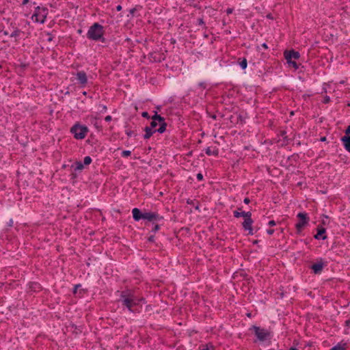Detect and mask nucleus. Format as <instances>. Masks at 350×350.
Masks as SVG:
<instances>
[{
    "instance_id": "obj_13",
    "label": "nucleus",
    "mask_w": 350,
    "mask_h": 350,
    "mask_svg": "<svg viewBox=\"0 0 350 350\" xmlns=\"http://www.w3.org/2000/svg\"><path fill=\"white\" fill-rule=\"evenodd\" d=\"M132 213H133V217L135 221H138L140 219H144L145 213H142L140 209H139L137 208H134L132 210Z\"/></svg>"
},
{
    "instance_id": "obj_44",
    "label": "nucleus",
    "mask_w": 350,
    "mask_h": 350,
    "mask_svg": "<svg viewBox=\"0 0 350 350\" xmlns=\"http://www.w3.org/2000/svg\"><path fill=\"white\" fill-rule=\"evenodd\" d=\"M148 240L149 242H152V243L154 242V235L150 236L148 237Z\"/></svg>"
},
{
    "instance_id": "obj_3",
    "label": "nucleus",
    "mask_w": 350,
    "mask_h": 350,
    "mask_svg": "<svg viewBox=\"0 0 350 350\" xmlns=\"http://www.w3.org/2000/svg\"><path fill=\"white\" fill-rule=\"evenodd\" d=\"M89 129L85 125L79 122L75 123L70 129V133L73 134L76 139H83L88 134Z\"/></svg>"
},
{
    "instance_id": "obj_19",
    "label": "nucleus",
    "mask_w": 350,
    "mask_h": 350,
    "mask_svg": "<svg viewBox=\"0 0 350 350\" xmlns=\"http://www.w3.org/2000/svg\"><path fill=\"white\" fill-rule=\"evenodd\" d=\"M200 350H215V347L212 343L202 344L199 347Z\"/></svg>"
},
{
    "instance_id": "obj_14",
    "label": "nucleus",
    "mask_w": 350,
    "mask_h": 350,
    "mask_svg": "<svg viewBox=\"0 0 350 350\" xmlns=\"http://www.w3.org/2000/svg\"><path fill=\"white\" fill-rule=\"evenodd\" d=\"M341 141L343 143L345 148L350 152V136H343L341 138Z\"/></svg>"
},
{
    "instance_id": "obj_58",
    "label": "nucleus",
    "mask_w": 350,
    "mask_h": 350,
    "mask_svg": "<svg viewBox=\"0 0 350 350\" xmlns=\"http://www.w3.org/2000/svg\"><path fill=\"white\" fill-rule=\"evenodd\" d=\"M289 350H298L296 347H291Z\"/></svg>"
},
{
    "instance_id": "obj_25",
    "label": "nucleus",
    "mask_w": 350,
    "mask_h": 350,
    "mask_svg": "<svg viewBox=\"0 0 350 350\" xmlns=\"http://www.w3.org/2000/svg\"><path fill=\"white\" fill-rule=\"evenodd\" d=\"M125 133L128 137H131L134 133L128 124L125 126Z\"/></svg>"
},
{
    "instance_id": "obj_9",
    "label": "nucleus",
    "mask_w": 350,
    "mask_h": 350,
    "mask_svg": "<svg viewBox=\"0 0 350 350\" xmlns=\"http://www.w3.org/2000/svg\"><path fill=\"white\" fill-rule=\"evenodd\" d=\"M254 223V221L252 218H247L245 219L243 222L242 223V226L244 230L248 231V234L253 235V228H252V224Z\"/></svg>"
},
{
    "instance_id": "obj_6",
    "label": "nucleus",
    "mask_w": 350,
    "mask_h": 350,
    "mask_svg": "<svg viewBox=\"0 0 350 350\" xmlns=\"http://www.w3.org/2000/svg\"><path fill=\"white\" fill-rule=\"evenodd\" d=\"M297 217L299 219V222L296 224L295 228L297 230V233L299 234L304 226L308 223L309 217L305 213H299Z\"/></svg>"
},
{
    "instance_id": "obj_10",
    "label": "nucleus",
    "mask_w": 350,
    "mask_h": 350,
    "mask_svg": "<svg viewBox=\"0 0 350 350\" xmlns=\"http://www.w3.org/2000/svg\"><path fill=\"white\" fill-rule=\"evenodd\" d=\"M317 233L314 236V238L317 240H325L327 237L326 235V229L321 226H318L317 228Z\"/></svg>"
},
{
    "instance_id": "obj_15",
    "label": "nucleus",
    "mask_w": 350,
    "mask_h": 350,
    "mask_svg": "<svg viewBox=\"0 0 350 350\" xmlns=\"http://www.w3.org/2000/svg\"><path fill=\"white\" fill-rule=\"evenodd\" d=\"M29 289L32 291L37 292L40 291L42 289L41 285L38 282H30L29 284Z\"/></svg>"
},
{
    "instance_id": "obj_8",
    "label": "nucleus",
    "mask_w": 350,
    "mask_h": 350,
    "mask_svg": "<svg viewBox=\"0 0 350 350\" xmlns=\"http://www.w3.org/2000/svg\"><path fill=\"white\" fill-rule=\"evenodd\" d=\"M76 79L81 87H85L88 83V77L85 71H79L76 74Z\"/></svg>"
},
{
    "instance_id": "obj_52",
    "label": "nucleus",
    "mask_w": 350,
    "mask_h": 350,
    "mask_svg": "<svg viewBox=\"0 0 350 350\" xmlns=\"http://www.w3.org/2000/svg\"><path fill=\"white\" fill-rule=\"evenodd\" d=\"M326 140H327V138H326V137H325V136L321 137L320 138V141H321V142H325Z\"/></svg>"
},
{
    "instance_id": "obj_12",
    "label": "nucleus",
    "mask_w": 350,
    "mask_h": 350,
    "mask_svg": "<svg viewBox=\"0 0 350 350\" xmlns=\"http://www.w3.org/2000/svg\"><path fill=\"white\" fill-rule=\"evenodd\" d=\"M323 267L324 263L323 262L322 259H320L317 262L312 264L310 268L315 274H319L321 273Z\"/></svg>"
},
{
    "instance_id": "obj_60",
    "label": "nucleus",
    "mask_w": 350,
    "mask_h": 350,
    "mask_svg": "<svg viewBox=\"0 0 350 350\" xmlns=\"http://www.w3.org/2000/svg\"><path fill=\"white\" fill-rule=\"evenodd\" d=\"M212 118H213V119H215V118H216V116H215V115H214V116H213V117H212Z\"/></svg>"
},
{
    "instance_id": "obj_35",
    "label": "nucleus",
    "mask_w": 350,
    "mask_h": 350,
    "mask_svg": "<svg viewBox=\"0 0 350 350\" xmlns=\"http://www.w3.org/2000/svg\"><path fill=\"white\" fill-rule=\"evenodd\" d=\"M142 116L143 118H147V119L151 118L150 115H149V113L147 111L142 112Z\"/></svg>"
},
{
    "instance_id": "obj_32",
    "label": "nucleus",
    "mask_w": 350,
    "mask_h": 350,
    "mask_svg": "<svg viewBox=\"0 0 350 350\" xmlns=\"http://www.w3.org/2000/svg\"><path fill=\"white\" fill-rule=\"evenodd\" d=\"M243 217L245 219L252 218V213L250 211L245 212L243 211Z\"/></svg>"
},
{
    "instance_id": "obj_38",
    "label": "nucleus",
    "mask_w": 350,
    "mask_h": 350,
    "mask_svg": "<svg viewBox=\"0 0 350 350\" xmlns=\"http://www.w3.org/2000/svg\"><path fill=\"white\" fill-rule=\"evenodd\" d=\"M198 180L200 181L203 180V175L201 173H198L196 176Z\"/></svg>"
},
{
    "instance_id": "obj_57",
    "label": "nucleus",
    "mask_w": 350,
    "mask_h": 350,
    "mask_svg": "<svg viewBox=\"0 0 350 350\" xmlns=\"http://www.w3.org/2000/svg\"><path fill=\"white\" fill-rule=\"evenodd\" d=\"M267 17L268 18L273 19V17H272V16H271V14H269L267 16Z\"/></svg>"
},
{
    "instance_id": "obj_33",
    "label": "nucleus",
    "mask_w": 350,
    "mask_h": 350,
    "mask_svg": "<svg viewBox=\"0 0 350 350\" xmlns=\"http://www.w3.org/2000/svg\"><path fill=\"white\" fill-rule=\"evenodd\" d=\"M198 24L199 25H204V28H205V29H206V27L205 26L204 21V20H203V18H199L198 19Z\"/></svg>"
},
{
    "instance_id": "obj_49",
    "label": "nucleus",
    "mask_w": 350,
    "mask_h": 350,
    "mask_svg": "<svg viewBox=\"0 0 350 350\" xmlns=\"http://www.w3.org/2000/svg\"><path fill=\"white\" fill-rule=\"evenodd\" d=\"M244 203L249 204L250 202V200L248 198H245L243 200Z\"/></svg>"
},
{
    "instance_id": "obj_28",
    "label": "nucleus",
    "mask_w": 350,
    "mask_h": 350,
    "mask_svg": "<svg viewBox=\"0 0 350 350\" xmlns=\"http://www.w3.org/2000/svg\"><path fill=\"white\" fill-rule=\"evenodd\" d=\"M92 158L89 156H87L84 158L83 164L85 165H88L92 163Z\"/></svg>"
},
{
    "instance_id": "obj_53",
    "label": "nucleus",
    "mask_w": 350,
    "mask_h": 350,
    "mask_svg": "<svg viewBox=\"0 0 350 350\" xmlns=\"http://www.w3.org/2000/svg\"><path fill=\"white\" fill-rule=\"evenodd\" d=\"M29 2V0H23L22 5H26Z\"/></svg>"
},
{
    "instance_id": "obj_40",
    "label": "nucleus",
    "mask_w": 350,
    "mask_h": 350,
    "mask_svg": "<svg viewBox=\"0 0 350 350\" xmlns=\"http://www.w3.org/2000/svg\"><path fill=\"white\" fill-rule=\"evenodd\" d=\"M80 286H81V284H80L75 285V287H74V288H73V291H72V293H73L74 294H76V293H77V291L78 288H79V287H80Z\"/></svg>"
},
{
    "instance_id": "obj_20",
    "label": "nucleus",
    "mask_w": 350,
    "mask_h": 350,
    "mask_svg": "<svg viewBox=\"0 0 350 350\" xmlns=\"http://www.w3.org/2000/svg\"><path fill=\"white\" fill-rule=\"evenodd\" d=\"M13 31L11 32V33L10 34V36L12 37V38H17L20 36V34L21 33V30L19 29L17 27H13Z\"/></svg>"
},
{
    "instance_id": "obj_45",
    "label": "nucleus",
    "mask_w": 350,
    "mask_h": 350,
    "mask_svg": "<svg viewBox=\"0 0 350 350\" xmlns=\"http://www.w3.org/2000/svg\"><path fill=\"white\" fill-rule=\"evenodd\" d=\"M269 226H274L275 225V221L274 220H270L268 223Z\"/></svg>"
},
{
    "instance_id": "obj_5",
    "label": "nucleus",
    "mask_w": 350,
    "mask_h": 350,
    "mask_svg": "<svg viewBox=\"0 0 350 350\" xmlns=\"http://www.w3.org/2000/svg\"><path fill=\"white\" fill-rule=\"evenodd\" d=\"M250 330L254 332L255 336L260 341H265L267 338H269L271 336L269 331L259 326L252 325L250 328Z\"/></svg>"
},
{
    "instance_id": "obj_41",
    "label": "nucleus",
    "mask_w": 350,
    "mask_h": 350,
    "mask_svg": "<svg viewBox=\"0 0 350 350\" xmlns=\"http://www.w3.org/2000/svg\"><path fill=\"white\" fill-rule=\"evenodd\" d=\"M99 107H102V110L100 111V112H105L107 111V107L106 105H99Z\"/></svg>"
},
{
    "instance_id": "obj_46",
    "label": "nucleus",
    "mask_w": 350,
    "mask_h": 350,
    "mask_svg": "<svg viewBox=\"0 0 350 350\" xmlns=\"http://www.w3.org/2000/svg\"><path fill=\"white\" fill-rule=\"evenodd\" d=\"M233 12V8H228L227 10H226V13L227 14H232Z\"/></svg>"
},
{
    "instance_id": "obj_4",
    "label": "nucleus",
    "mask_w": 350,
    "mask_h": 350,
    "mask_svg": "<svg viewBox=\"0 0 350 350\" xmlns=\"http://www.w3.org/2000/svg\"><path fill=\"white\" fill-rule=\"evenodd\" d=\"M49 10L47 8L37 6L35 8L31 18L37 23L43 24L45 22Z\"/></svg>"
},
{
    "instance_id": "obj_11",
    "label": "nucleus",
    "mask_w": 350,
    "mask_h": 350,
    "mask_svg": "<svg viewBox=\"0 0 350 350\" xmlns=\"http://www.w3.org/2000/svg\"><path fill=\"white\" fill-rule=\"evenodd\" d=\"M284 57L286 61H288V59H297L300 57V54L298 51H295L294 50L291 51H284Z\"/></svg>"
},
{
    "instance_id": "obj_2",
    "label": "nucleus",
    "mask_w": 350,
    "mask_h": 350,
    "mask_svg": "<svg viewBox=\"0 0 350 350\" xmlns=\"http://www.w3.org/2000/svg\"><path fill=\"white\" fill-rule=\"evenodd\" d=\"M104 27L98 23H93L87 32V38L93 41H100L103 43L106 42V38L104 37Z\"/></svg>"
},
{
    "instance_id": "obj_7",
    "label": "nucleus",
    "mask_w": 350,
    "mask_h": 350,
    "mask_svg": "<svg viewBox=\"0 0 350 350\" xmlns=\"http://www.w3.org/2000/svg\"><path fill=\"white\" fill-rule=\"evenodd\" d=\"M144 219L152 221V224L163 220V217L156 212L145 213Z\"/></svg>"
},
{
    "instance_id": "obj_29",
    "label": "nucleus",
    "mask_w": 350,
    "mask_h": 350,
    "mask_svg": "<svg viewBox=\"0 0 350 350\" xmlns=\"http://www.w3.org/2000/svg\"><path fill=\"white\" fill-rule=\"evenodd\" d=\"M152 224L154 225V226L152 228V232L155 233L160 229L161 225L159 224H157V222H155L154 224Z\"/></svg>"
},
{
    "instance_id": "obj_1",
    "label": "nucleus",
    "mask_w": 350,
    "mask_h": 350,
    "mask_svg": "<svg viewBox=\"0 0 350 350\" xmlns=\"http://www.w3.org/2000/svg\"><path fill=\"white\" fill-rule=\"evenodd\" d=\"M142 301H144V298L137 299L134 293L129 290L122 291L120 296V301H121L122 306L128 308L131 312H135V310L133 309V307L139 305V302Z\"/></svg>"
},
{
    "instance_id": "obj_22",
    "label": "nucleus",
    "mask_w": 350,
    "mask_h": 350,
    "mask_svg": "<svg viewBox=\"0 0 350 350\" xmlns=\"http://www.w3.org/2000/svg\"><path fill=\"white\" fill-rule=\"evenodd\" d=\"M152 120L157 121L158 122H163L165 118L162 117L161 115H159L157 111H155L154 115L151 117Z\"/></svg>"
},
{
    "instance_id": "obj_37",
    "label": "nucleus",
    "mask_w": 350,
    "mask_h": 350,
    "mask_svg": "<svg viewBox=\"0 0 350 350\" xmlns=\"http://www.w3.org/2000/svg\"><path fill=\"white\" fill-rule=\"evenodd\" d=\"M330 102V98L328 96H326L324 99H323V103H325V104H327V103H329Z\"/></svg>"
},
{
    "instance_id": "obj_42",
    "label": "nucleus",
    "mask_w": 350,
    "mask_h": 350,
    "mask_svg": "<svg viewBox=\"0 0 350 350\" xmlns=\"http://www.w3.org/2000/svg\"><path fill=\"white\" fill-rule=\"evenodd\" d=\"M286 132L285 131H280V135L284 139H286L287 138V137L286 136Z\"/></svg>"
},
{
    "instance_id": "obj_61",
    "label": "nucleus",
    "mask_w": 350,
    "mask_h": 350,
    "mask_svg": "<svg viewBox=\"0 0 350 350\" xmlns=\"http://www.w3.org/2000/svg\"><path fill=\"white\" fill-rule=\"evenodd\" d=\"M247 317H251V314L250 313H248L247 314Z\"/></svg>"
},
{
    "instance_id": "obj_16",
    "label": "nucleus",
    "mask_w": 350,
    "mask_h": 350,
    "mask_svg": "<svg viewBox=\"0 0 350 350\" xmlns=\"http://www.w3.org/2000/svg\"><path fill=\"white\" fill-rule=\"evenodd\" d=\"M144 131L146 132L144 135V138L145 139H149L154 133H156V129H152L148 126H146L144 129Z\"/></svg>"
},
{
    "instance_id": "obj_26",
    "label": "nucleus",
    "mask_w": 350,
    "mask_h": 350,
    "mask_svg": "<svg viewBox=\"0 0 350 350\" xmlns=\"http://www.w3.org/2000/svg\"><path fill=\"white\" fill-rule=\"evenodd\" d=\"M286 62L290 66L293 67L295 69H298L299 66L296 62L293 61L292 59H288V61Z\"/></svg>"
},
{
    "instance_id": "obj_30",
    "label": "nucleus",
    "mask_w": 350,
    "mask_h": 350,
    "mask_svg": "<svg viewBox=\"0 0 350 350\" xmlns=\"http://www.w3.org/2000/svg\"><path fill=\"white\" fill-rule=\"evenodd\" d=\"M158 124H159L158 122L152 120L151 122H150V125L148 127L152 129H156L155 128H156V126H157Z\"/></svg>"
},
{
    "instance_id": "obj_18",
    "label": "nucleus",
    "mask_w": 350,
    "mask_h": 350,
    "mask_svg": "<svg viewBox=\"0 0 350 350\" xmlns=\"http://www.w3.org/2000/svg\"><path fill=\"white\" fill-rule=\"evenodd\" d=\"M159 129H156V132H158L159 133H163L165 131L166 127H167V123L165 122V120H164L163 122H159Z\"/></svg>"
},
{
    "instance_id": "obj_24",
    "label": "nucleus",
    "mask_w": 350,
    "mask_h": 350,
    "mask_svg": "<svg viewBox=\"0 0 350 350\" xmlns=\"http://www.w3.org/2000/svg\"><path fill=\"white\" fill-rule=\"evenodd\" d=\"M75 170H82L84 168V164L82 163L81 161L75 162Z\"/></svg>"
},
{
    "instance_id": "obj_21",
    "label": "nucleus",
    "mask_w": 350,
    "mask_h": 350,
    "mask_svg": "<svg viewBox=\"0 0 350 350\" xmlns=\"http://www.w3.org/2000/svg\"><path fill=\"white\" fill-rule=\"evenodd\" d=\"M205 152L208 156H211V155L217 156L219 154L218 149H215L214 150L212 151L210 147H208L206 148Z\"/></svg>"
},
{
    "instance_id": "obj_27",
    "label": "nucleus",
    "mask_w": 350,
    "mask_h": 350,
    "mask_svg": "<svg viewBox=\"0 0 350 350\" xmlns=\"http://www.w3.org/2000/svg\"><path fill=\"white\" fill-rule=\"evenodd\" d=\"M239 65L241 67L242 69H245L247 68V59L245 58H243L242 59V61L239 63Z\"/></svg>"
},
{
    "instance_id": "obj_48",
    "label": "nucleus",
    "mask_w": 350,
    "mask_h": 350,
    "mask_svg": "<svg viewBox=\"0 0 350 350\" xmlns=\"http://www.w3.org/2000/svg\"><path fill=\"white\" fill-rule=\"evenodd\" d=\"M345 326L347 327H350V319H348L345 322Z\"/></svg>"
},
{
    "instance_id": "obj_31",
    "label": "nucleus",
    "mask_w": 350,
    "mask_h": 350,
    "mask_svg": "<svg viewBox=\"0 0 350 350\" xmlns=\"http://www.w3.org/2000/svg\"><path fill=\"white\" fill-rule=\"evenodd\" d=\"M131 154V152L130 150H123L121 153L122 157H126Z\"/></svg>"
},
{
    "instance_id": "obj_39",
    "label": "nucleus",
    "mask_w": 350,
    "mask_h": 350,
    "mask_svg": "<svg viewBox=\"0 0 350 350\" xmlns=\"http://www.w3.org/2000/svg\"><path fill=\"white\" fill-rule=\"evenodd\" d=\"M350 135V125L347 126V128L345 130V136H349Z\"/></svg>"
},
{
    "instance_id": "obj_54",
    "label": "nucleus",
    "mask_w": 350,
    "mask_h": 350,
    "mask_svg": "<svg viewBox=\"0 0 350 350\" xmlns=\"http://www.w3.org/2000/svg\"><path fill=\"white\" fill-rule=\"evenodd\" d=\"M262 47H263L265 49H268V46L266 43H263L262 44Z\"/></svg>"
},
{
    "instance_id": "obj_59",
    "label": "nucleus",
    "mask_w": 350,
    "mask_h": 350,
    "mask_svg": "<svg viewBox=\"0 0 350 350\" xmlns=\"http://www.w3.org/2000/svg\"><path fill=\"white\" fill-rule=\"evenodd\" d=\"M258 240H256V241H254L253 242V243H254V244H256V243H258Z\"/></svg>"
},
{
    "instance_id": "obj_36",
    "label": "nucleus",
    "mask_w": 350,
    "mask_h": 350,
    "mask_svg": "<svg viewBox=\"0 0 350 350\" xmlns=\"http://www.w3.org/2000/svg\"><path fill=\"white\" fill-rule=\"evenodd\" d=\"M47 36H48L47 41H48L49 42H52V41H53V36L51 35V33H47Z\"/></svg>"
},
{
    "instance_id": "obj_47",
    "label": "nucleus",
    "mask_w": 350,
    "mask_h": 350,
    "mask_svg": "<svg viewBox=\"0 0 350 350\" xmlns=\"http://www.w3.org/2000/svg\"><path fill=\"white\" fill-rule=\"evenodd\" d=\"M112 119L111 116H107L105 118V120L106 122H109L111 121Z\"/></svg>"
},
{
    "instance_id": "obj_23",
    "label": "nucleus",
    "mask_w": 350,
    "mask_h": 350,
    "mask_svg": "<svg viewBox=\"0 0 350 350\" xmlns=\"http://www.w3.org/2000/svg\"><path fill=\"white\" fill-rule=\"evenodd\" d=\"M241 210V208H238L237 210L233 211V215L236 218H239L240 217H243V211H239Z\"/></svg>"
},
{
    "instance_id": "obj_51",
    "label": "nucleus",
    "mask_w": 350,
    "mask_h": 350,
    "mask_svg": "<svg viewBox=\"0 0 350 350\" xmlns=\"http://www.w3.org/2000/svg\"><path fill=\"white\" fill-rule=\"evenodd\" d=\"M13 226V220L12 219H10L8 222V226L12 227Z\"/></svg>"
},
{
    "instance_id": "obj_43",
    "label": "nucleus",
    "mask_w": 350,
    "mask_h": 350,
    "mask_svg": "<svg viewBox=\"0 0 350 350\" xmlns=\"http://www.w3.org/2000/svg\"><path fill=\"white\" fill-rule=\"evenodd\" d=\"M275 230L273 229H268L267 230V233L269 235H272L274 233Z\"/></svg>"
},
{
    "instance_id": "obj_17",
    "label": "nucleus",
    "mask_w": 350,
    "mask_h": 350,
    "mask_svg": "<svg viewBox=\"0 0 350 350\" xmlns=\"http://www.w3.org/2000/svg\"><path fill=\"white\" fill-rule=\"evenodd\" d=\"M347 348V344L342 341L338 343L336 346L330 349V350H346Z\"/></svg>"
},
{
    "instance_id": "obj_34",
    "label": "nucleus",
    "mask_w": 350,
    "mask_h": 350,
    "mask_svg": "<svg viewBox=\"0 0 350 350\" xmlns=\"http://www.w3.org/2000/svg\"><path fill=\"white\" fill-rule=\"evenodd\" d=\"M198 86L202 90H204L206 88V83L205 82H200Z\"/></svg>"
},
{
    "instance_id": "obj_55",
    "label": "nucleus",
    "mask_w": 350,
    "mask_h": 350,
    "mask_svg": "<svg viewBox=\"0 0 350 350\" xmlns=\"http://www.w3.org/2000/svg\"><path fill=\"white\" fill-rule=\"evenodd\" d=\"M135 10H135V8H133V9H131V10H130V13H131V14H134V12H135Z\"/></svg>"
},
{
    "instance_id": "obj_56",
    "label": "nucleus",
    "mask_w": 350,
    "mask_h": 350,
    "mask_svg": "<svg viewBox=\"0 0 350 350\" xmlns=\"http://www.w3.org/2000/svg\"><path fill=\"white\" fill-rule=\"evenodd\" d=\"M3 34H4L5 36H8V35H9V34H10V33H9V31H8L5 30V31H3Z\"/></svg>"
},
{
    "instance_id": "obj_50",
    "label": "nucleus",
    "mask_w": 350,
    "mask_h": 350,
    "mask_svg": "<svg viewBox=\"0 0 350 350\" xmlns=\"http://www.w3.org/2000/svg\"><path fill=\"white\" fill-rule=\"evenodd\" d=\"M122 5H117V6H116V10H117V11H121V10H122Z\"/></svg>"
}]
</instances>
